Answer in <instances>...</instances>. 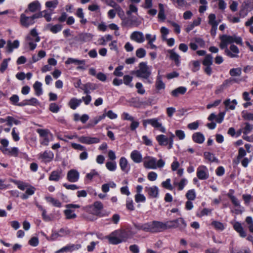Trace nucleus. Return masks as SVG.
<instances>
[{"label":"nucleus","mask_w":253,"mask_h":253,"mask_svg":"<svg viewBox=\"0 0 253 253\" xmlns=\"http://www.w3.org/2000/svg\"><path fill=\"white\" fill-rule=\"evenodd\" d=\"M165 165V162L162 159L158 161L156 158L151 156H146L143 159V166L147 169H155L157 168H162Z\"/></svg>","instance_id":"obj_1"},{"label":"nucleus","mask_w":253,"mask_h":253,"mask_svg":"<svg viewBox=\"0 0 253 253\" xmlns=\"http://www.w3.org/2000/svg\"><path fill=\"white\" fill-rule=\"evenodd\" d=\"M137 77L146 80V82L152 84V81L149 79L151 75V69L147 66L146 63L141 62L139 64V69L135 72Z\"/></svg>","instance_id":"obj_2"},{"label":"nucleus","mask_w":253,"mask_h":253,"mask_svg":"<svg viewBox=\"0 0 253 253\" xmlns=\"http://www.w3.org/2000/svg\"><path fill=\"white\" fill-rule=\"evenodd\" d=\"M29 13H26L25 12L20 15V22L21 25L24 27L28 28L30 26L33 25L35 21V19L42 17V13L39 12L35 13L32 16H28Z\"/></svg>","instance_id":"obj_3"},{"label":"nucleus","mask_w":253,"mask_h":253,"mask_svg":"<svg viewBox=\"0 0 253 253\" xmlns=\"http://www.w3.org/2000/svg\"><path fill=\"white\" fill-rule=\"evenodd\" d=\"M26 41L31 50H33L36 48L37 44L34 43V42H39L40 37L38 36V33L35 28H33L31 30L30 34L26 37Z\"/></svg>","instance_id":"obj_4"},{"label":"nucleus","mask_w":253,"mask_h":253,"mask_svg":"<svg viewBox=\"0 0 253 253\" xmlns=\"http://www.w3.org/2000/svg\"><path fill=\"white\" fill-rule=\"evenodd\" d=\"M186 223L183 218H178L175 220L167 221V227L168 229L178 228L182 230L186 227Z\"/></svg>","instance_id":"obj_5"},{"label":"nucleus","mask_w":253,"mask_h":253,"mask_svg":"<svg viewBox=\"0 0 253 253\" xmlns=\"http://www.w3.org/2000/svg\"><path fill=\"white\" fill-rule=\"evenodd\" d=\"M143 125L144 127H146L147 125H151L154 128L159 129L162 132H166V128L160 122V118L144 120L143 121Z\"/></svg>","instance_id":"obj_6"},{"label":"nucleus","mask_w":253,"mask_h":253,"mask_svg":"<svg viewBox=\"0 0 253 253\" xmlns=\"http://www.w3.org/2000/svg\"><path fill=\"white\" fill-rule=\"evenodd\" d=\"M150 232L156 233L162 232L167 229V222H163L158 221H153L150 222Z\"/></svg>","instance_id":"obj_7"},{"label":"nucleus","mask_w":253,"mask_h":253,"mask_svg":"<svg viewBox=\"0 0 253 253\" xmlns=\"http://www.w3.org/2000/svg\"><path fill=\"white\" fill-rule=\"evenodd\" d=\"M78 141L82 143L90 145L97 144L100 142V139L97 137H90L89 136H81L78 137Z\"/></svg>","instance_id":"obj_8"},{"label":"nucleus","mask_w":253,"mask_h":253,"mask_svg":"<svg viewBox=\"0 0 253 253\" xmlns=\"http://www.w3.org/2000/svg\"><path fill=\"white\" fill-rule=\"evenodd\" d=\"M197 176L200 180H206L209 177L208 168L203 165L198 167L197 169Z\"/></svg>","instance_id":"obj_9"},{"label":"nucleus","mask_w":253,"mask_h":253,"mask_svg":"<svg viewBox=\"0 0 253 253\" xmlns=\"http://www.w3.org/2000/svg\"><path fill=\"white\" fill-rule=\"evenodd\" d=\"M140 22L138 21L136 18L128 17L122 19V25L125 27H132L138 26Z\"/></svg>","instance_id":"obj_10"},{"label":"nucleus","mask_w":253,"mask_h":253,"mask_svg":"<svg viewBox=\"0 0 253 253\" xmlns=\"http://www.w3.org/2000/svg\"><path fill=\"white\" fill-rule=\"evenodd\" d=\"M80 177V173L74 169H72L68 171L67 174V179L70 182H77Z\"/></svg>","instance_id":"obj_11"},{"label":"nucleus","mask_w":253,"mask_h":253,"mask_svg":"<svg viewBox=\"0 0 253 253\" xmlns=\"http://www.w3.org/2000/svg\"><path fill=\"white\" fill-rule=\"evenodd\" d=\"M90 208L92 209V214L99 216H103L101 214V211L103 209V206L101 202H95L94 204L90 207Z\"/></svg>","instance_id":"obj_12"},{"label":"nucleus","mask_w":253,"mask_h":253,"mask_svg":"<svg viewBox=\"0 0 253 253\" xmlns=\"http://www.w3.org/2000/svg\"><path fill=\"white\" fill-rule=\"evenodd\" d=\"M63 170L61 169H58L52 171L49 176L50 181H58L63 177Z\"/></svg>","instance_id":"obj_13"},{"label":"nucleus","mask_w":253,"mask_h":253,"mask_svg":"<svg viewBox=\"0 0 253 253\" xmlns=\"http://www.w3.org/2000/svg\"><path fill=\"white\" fill-rule=\"evenodd\" d=\"M225 53L230 58H237L238 57L239 50L237 46L232 44L230 47V50L228 48L225 49Z\"/></svg>","instance_id":"obj_14"},{"label":"nucleus","mask_w":253,"mask_h":253,"mask_svg":"<svg viewBox=\"0 0 253 253\" xmlns=\"http://www.w3.org/2000/svg\"><path fill=\"white\" fill-rule=\"evenodd\" d=\"M145 191L151 198H157L159 195V188L156 186H146Z\"/></svg>","instance_id":"obj_15"},{"label":"nucleus","mask_w":253,"mask_h":253,"mask_svg":"<svg viewBox=\"0 0 253 253\" xmlns=\"http://www.w3.org/2000/svg\"><path fill=\"white\" fill-rule=\"evenodd\" d=\"M131 40L138 43H142L145 41L143 34L141 32L134 31L131 33L130 36Z\"/></svg>","instance_id":"obj_16"},{"label":"nucleus","mask_w":253,"mask_h":253,"mask_svg":"<svg viewBox=\"0 0 253 253\" xmlns=\"http://www.w3.org/2000/svg\"><path fill=\"white\" fill-rule=\"evenodd\" d=\"M225 115V113L224 112L219 113L218 115H216L214 113H211L208 117V120L210 121H212L213 120H215L216 122L217 123L220 124L222 122L224 116Z\"/></svg>","instance_id":"obj_17"},{"label":"nucleus","mask_w":253,"mask_h":253,"mask_svg":"<svg viewBox=\"0 0 253 253\" xmlns=\"http://www.w3.org/2000/svg\"><path fill=\"white\" fill-rule=\"evenodd\" d=\"M39 157L42 159L44 162L49 163L53 160L54 154L50 151H45L43 153L40 155Z\"/></svg>","instance_id":"obj_18"},{"label":"nucleus","mask_w":253,"mask_h":253,"mask_svg":"<svg viewBox=\"0 0 253 253\" xmlns=\"http://www.w3.org/2000/svg\"><path fill=\"white\" fill-rule=\"evenodd\" d=\"M40 4L38 1H34L29 4L28 9L25 10V13L29 12H35L40 9Z\"/></svg>","instance_id":"obj_19"},{"label":"nucleus","mask_w":253,"mask_h":253,"mask_svg":"<svg viewBox=\"0 0 253 253\" xmlns=\"http://www.w3.org/2000/svg\"><path fill=\"white\" fill-rule=\"evenodd\" d=\"M130 158L135 163H140L143 161L142 154L137 150H133L131 152Z\"/></svg>","instance_id":"obj_20"},{"label":"nucleus","mask_w":253,"mask_h":253,"mask_svg":"<svg viewBox=\"0 0 253 253\" xmlns=\"http://www.w3.org/2000/svg\"><path fill=\"white\" fill-rule=\"evenodd\" d=\"M233 228L239 234L240 237L244 238L247 236L246 232L244 230L242 224L239 222H235L233 224Z\"/></svg>","instance_id":"obj_21"},{"label":"nucleus","mask_w":253,"mask_h":253,"mask_svg":"<svg viewBox=\"0 0 253 253\" xmlns=\"http://www.w3.org/2000/svg\"><path fill=\"white\" fill-rule=\"evenodd\" d=\"M92 37V35L90 33H81L76 37V39L79 42H85L91 41Z\"/></svg>","instance_id":"obj_22"},{"label":"nucleus","mask_w":253,"mask_h":253,"mask_svg":"<svg viewBox=\"0 0 253 253\" xmlns=\"http://www.w3.org/2000/svg\"><path fill=\"white\" fill-rule=\"evenodd\" d=\"M168 53L169 54V58L171 60L174 61L175 65L177 66H179L180 62V56L174 51L173 49H170L168 50Z\"/></svg>","instance_id":"obj_23"},{"label":"nucleus","mask_w":253,"mask_h":253,"mask_svg":"<svg viewBox=\"0 0 253 253\" xmlns=\"http://www.w3.org/2000/svg\"><path fill=\"white\" fill-rule=\"evenodd\" d=\"M187 91L186 87L184 86H180L178 87L175 89L173 90L171 92V94L172 96L174 97H178L179 95H183L185 94V93Z\"/></svg>","instance_id":"obj_24"},{"label":"nucleus","mask_w":253,"mask_h":253,"mask_svg":"<svg viewBox=\"0 0 253 253\" xmlns=\"http://www.w3.org/2000/svg\"><path fill=\"white\" fill-rule=\"evenodd\" d=\"M193 140L197 143L202 144L205 141V137L201 132L194 133L192 135Z\"/></svg>","instance_id":"obj_25"},{"label":"nucleus","mask_w":253,"mask_h":253,"mask_svg":"<svg viewBox=\"0 0 253 253\" xmlns=\"http://www.w3.org/2000/svg\"><path fill=\"white\" fill-rule=\"evenodd\" d=\"M119 165L121 169L123 171L126 173L128 172L129 168L128 166V162L126 158L125 157H121L120 159Z\"/></svg>","instance_id":"obj_26"},{"label":"nucleus","mask_w":253,"mask_h":253,"mask_svg":"<svg viewBox=\"0 0 253 253\" xmlns=\"http://www.w3.org/2000/svg\"><path fill=\"white\" fill-rule=\"evenodd\" d=\"M233 81L232 79H229L228 80H226L224 81V82L222 83L221 85L219 86L217 89L215 90V93L218 94L223 91V90L227 87V86H229L230 84H231V82Z\"/></svg>","instance_id":"obj_27"},{"label":"nucleus","mask_w":253,"mask_h":253,"mask_svg":"<svg viewBox=\"0 0 253 253\" xmlns=\"http://www.w3.org/2000/svg\"><path fill=\"white\" fill-rule=\"evenodd\" d=\"M156 140L161 146H167L169 143L168 137L163 134L158 135L156 136Z\"/></svg>","instance_id":"obj_28"},{"label":"nucleus","mask_w":253,"mask_h":253,"mask_svg":"<svg viewBox=\"0 0 253 253\" xmlns=\"http://www.w3.org/2000/svg\"><path fill=\"white\" fill-rule=\"evenodd\" d=\"M19 42L18 40H15L12 42L10 41H8L7 42L6 48L9 52H12L14 48H17L19 47Z\"/></svg>","instance_id":"obj_29"},{"label":"nucleus","mask_w":253,"mask_h":253,"mask_svg":"<svg viewBox=\"0 0 253 253\" xmlns=\"http://www.w3.org/2000/svg\"><path fill=\"white\" fill-rule=\"evenodd\" d=\"M25 193L21 195V197L22 199L25 200L28 198L29 196L32 195L34 194L35 191V188L28 185V187L26 188Z\"/></svg>","instance_id":"obj_30"},{"label":"nucleus","mask_w":253,"mask_h":253,"mask_svg":"<svg viewBox=\"0 0 253 253\" xmlns=\"http://www.w3.org/2000/svg\"><path fill=\"white\" fill-rule=\"evenodd\" d=\"M47 26L50 31L53 34H56L61 31L63 27L62 25L60 24H57L54 25L49 24Z\"/></svg>","instance_id":"obj_31"},{"label":"nucleus","mask_w":253,"mask_h":253,"mask_svg":"<svg viewBox=\"0 0 253 253\" xmlns=\"http://www.w3.org/2000/svg\"><path fill=\"white\" fill-rule=\"evenodd\" d=\"M81 103L82 99H78L74 97L70 99L68 103V105L72 109L75 110L81 104Z\"/></svg>","instance_id":"obj_32"},{"label":"nucleus","mask_w":253,"mask_h":253,"mask_svg":"<svg viewBox=\"0 0 253 253\" xmlns=\"http://www.w3.org/2000/svg\"><path fill=\"white\" fill-rule=\"evenodd\" d=\"M134 227L137 230L150 232V222L144 224H135Z\"/></svg>","instance_id":"obj_33"},{"label":"nucleus","mask_w":253,"mask_h":253,"mask_svg":"<svg viewBox=\"0 0 253 253\" xmlns=\"http://www.w3.org/2000/svg\"><path fill=\"white\" fill-rule=\"evenodd\" d=\"M42 84L41 82L39 81H36L34 85L33 88L35 91V94L37 96H40L42 94Z\"/></svg>","instance_id":"obj_34"},{"label":"nucleus","mask_w":253,"mask_h":253,"mask_svg":"<svg viewBox=\"0 0 253 253\" xmlns=\"http://www.w3.org/2000/svg\"><path fill=\"white\" fill-rule=\"evenodd\" d=\"M110 243L116 245L121 243V240L120 239L118 235L115 234V231L113 232L111 235L108 237Z\"/></svg>","instance_id":"obj_35"},{"label":"nucleus","mask_w":253,"mask_h":253,"mask_svg":"<svg viewBox=\"0 0 253 253\" xmlns=\"http://www.w3.org/2000/svg\"><path fill=\"white\" fill-rule=\"evenodd\" d=\"M0 149H1L3 153L5 154L13 156L14 157H16L18 155V149L16 147H13L11 149H8L7 148L3 150L0 148Z\"/></svg>","instance_id":"obj_36"},{"label":"nucleus","mask_w":253,"mask_h":253,"mask_svg":"<svg viewBox=\"0 0 253 253\" xmlns=\"http://www.w3.org/2000/svg\"><path fill=\"white\" fill-rule=\"evenodd\" d=\"M75 64L77 65H85V61L84 60H78L73 58H69L65 61L66 64Z\"/></svg>","instance_id":"obj_37"},{"label":"nucleus","mask_w":253,"mask_h":253,"mask_svg":"<svg viewBox=\"0 0 253 253\" xmlns=\"http://www.w3.org/2000/svg\"><path fill=\"white\" fill-rule=\"evenodd\" d=\"M115 234L119 236L121 242L125 241L128 238L127 234L125 230H116L115 231Z\"/></svg>","instance_id":"obj_38"},{"label":"nucleus","mask_w":253,"mask_h":253,"mask_svg":"<svg viewBox=\"0 0 253 253\" xmlns=\"http://www.w3.org/2000/svg\"><path fill=\"white\" fill-rule=\"evenodd\" d=\"M245 126L243 127V134L244 135H247L251 133L253 130V125L250 124L248 122L244 123Z\"/></svg>","instance_id":"obj_39"},{"label":"nucleus","mask_w":253,"mask_h":253,"mask_svg":"<svg viewBox=\"0 0 253 253\" xmlns=\"http://www.w3.org/2000/svg\"><path fill=\"white\" fill-rule=\"evenodd\" d=\"M156 87L158 90H161L165 88V84L162 80V77L158 75L156 82Z\"/></svg>","instance_id":"obj_40"},{"label":"nucleus","mask_w":253,"mask_h":253,"mask_svg":"<svg viewBox=\"0 0 253 253\" xmlns=\"http://www.w3.org/2000/svg\"><path fill=\"white\" fill-rule=\"evenodd\" d=\"M112 39V36L110 35H105L98 40L99 43L102 45H105L107 42L111 41Z\"/></svg>","instance_id":"obj_41"},{"label":"nucleus","mask_w":253,"mask_h":253,"mask_svg":"<svg viewBox=\"0 0 253 253\" xmlns=\"http://www.w3.org/2000/svg\"><path fill=\"white\" fill-rule=\"evenodd\" d=\"M12 182L15 184L19 189L23 191L25 190L29 185L27 183L19 180H12Z\"/></svg>","instance_id":"obj_42"},{"label":"nucleus","mask_w":253,"mask_h":253,"mask_svg":"<svg viewBox=\"0 0 253 253\" xmlns=\"http://www.w3.org/2000/svg\"><path fill=\"white\" fill-rule=\"evenodd\" d=\"M213 57L211 54H207L205 57L203 61V64L205 66H211L212 64Z\"/></svg>","instance_id":"obj_43"},{"label":"nucleus","mask_w":253,"mask_h":253,"mask_svg":"<svg viewBox=\"0 0 253 253\" xmlns=\"http://www.w3.org/2000/svg\"><path fill=\"white\" fill-rule=\"evenodd\" d=\"M242 6L252 11L253 10V0H245Z\"/></svg>","instance_id":"obj_44"},{"label":"nucleus","mask_w":253,"mask_h":253,"mask_svg":"<svg viewBox=\"0 0 253 253\" xmlns=\"http://www.w3.org/2000/svg\"><path fill=\"white\" fill-rule=\"evenodd\" d=\"M37 132L39 134L40 137L42 138L44 137H46L47 135L52 136V134L47 129H37Z\"/></svg>","instance_id":"obj_45"},{"label":"nucleus","mask_w":253,"mask_h":253,"mask_svg":"<svg viewBox=\"0 0 253 253\" xmlns=\"http://www.w3.org/2000/svg\"><path fill=\"white\" fill-rule=\"evenodd\" d=\"M159 7L160 10L158 15V18L162 20H164L166 19L164 5L162 3H159Z\"/></svg>","instance_id":"obj_46"},{"label":"nucleus","mask_w":253,"mask_h":253,"mask_svg":"<svg viewBox=\"0 0 253 253\" xmlns=\"http://www.w3.org/2000/svg\"><path fill=\"white\" fill-rule=\"evenodd\" d=\"M221 41H223L225 42L227 45L230 43H232L233 42V36H227L226 35H223L220 38Z\"/></svg>","instance_id":"obj_47"},{"label":"nucleus","mask_w":253,"mask_h":253,"mask_svg":"<svg viewBox=\"0 0 253 253\" xmlns=\"http://www.w3.org/2000/svg\"><path fill=\"white\" fill-rule=\"evenodd\" d=\"M246 222L248 225V228L250 232L253 233V219L251 216H247L246 218Z\"/></svg>","instance_id":"obj_48"},{"label":"nucleus","mask_w":253,"mask_h":253,"mask_svg":"<svg viewBox=\"0 0 253 253\" xmlns=\"http://www.w3.org/2000/svg\"><path fill=\"white\" fill-rule=\"evenodd\" d=\"M215 18L216 16L214 14H210L208 16L209 24L211 26H215V24L216 25H218V23L216 21Z\"/></svg>","instance_id":"obj_49"},{"label":"nucleus","mask_w":253,"mask_h":253,"mask_svg":"<svg viewBox=\"0 0 253 253\" xmlns=\"http://www.w3.org/2000/svg\"><path fill=\"white\" fill-rule=\"evenodd\" d=\"M186 197L188 200L193 201L196 198V193L194 190H189L186 194Z\"/></svg>","instance_id":"obj_50"},{"label":"nucleus","mask_w":253,"mask_h":253,"mask_svg":"<svg viewBox=\"0 0 253 253\" xmlns=\"http://www.w3.org/2000/svg\"><path fill=\"white\" fill-rule=\"evenodd\" d=\"M106 167L110 171H115L117 168V165L115 162H107L106 163Z\"/></svg>","instance_id":"obj_51"},{"label":"nucleus","mask_w":253,"mask_h":253,"mask_svg":"<svg viewBox=\"0 0 253 253\" xmlns=\"http://www.w3.org/2000/svg\"><path fill=\"white\" fill-rule=\"evenodd\" d=\"M211 225L213 226L216 229L218 230L222 231L225 228L223 224L219 221H214L212 222Z\"/></svg>","instance_id":"obj_52"},{"label":"nucleus","mask_w":253,"mask_h":253,"mask_svg":"<svg viewBox=\"0 0 253 253\" xmlns=\"http://www.w3.org/2000/svg\"><path fill=\"white\" fill-rule=\"evenodd\" d=\"M49 110L52 113H57L60 109V107L55 103H52L49 105Z\"/></svg>","instance_id":"obj_53"},{"label":"nucleus","mask_w":253,"mask_h":253,"mask_svg":"<svg viewBox=\"0 0 253 253\" xmlns=\"http://www.w3.org/2000/svg\"><path fill=\"white\" fill-rule=\"evenodd\" d=\"M250 12L251 11L241 5L239 12V15L241 18H244L248 15Z\"/></svg>","instance_id":"obj_54"},{"label":"nucleus","mask_w":253,"mask_h":253,"mask_svg":"<svg viewBox=\"0 0 253 253\" xmlns=\"http://www.w3.org/2000/svg\"><path fill=\"white\" fill-rule=\"evenodd\" d=\"M126 208L127 210L130 211H133L134 210L133 202L132 199L130 198H127L126 200Z\"/></svg>","instance_id":"obj_55"},{"label":"nucleus","mask_w":253,"mask_h":253,"mask_svg":"<svg viewBox=\"0 0 253 253\" xmlns=\"http://www.w3.org/2000/svg\"><path fill=\"white\" fill-rule=\"evenodd\" d=\"M242 117L245 120L253 121V113L243 111L242 112Z\"/></svg>","instance_id":"obj_56"},{"label":"nucleus","mask_w":253,"mask_h":253,"mask_svg":"<svg viewBox=\"0 0 253 253\" xmlns=\"http://www.w3.org/2000/svg\"><path fill=\"white\" fill-rule=\"evenodd\" d=\"M10 58H8L5 59L2 61L0 67V72L1 73H3L7 69L8 66V62Z\"/></svg>","instance_id":"obj_57"},{"label":"nucleus","mask_w":253,"mask_h":253,"mask_svg":"<svg viewBox=\"0 0 253 253\" xmlns=\"http://www.w3.org/2000/svg\"><path fill=\"white\" fill-rule=\"evenodd\" d=\"M241 68H233L230 70V75L231 76H240L241 75Z\"/></svg>","instance_id":"obj_58"},{"label":"nucleus","mask_w":253,"mask_h":253,"mask_svg":"<svg viewBox=\"0 0 253 253\" xmlns=\"http://www.w3.org/2000/svg\"><path fill=\"white\" fill-rule=\"evenodd\" d=\"M123 80H124V83L126 85H128L131 87H132L133 86V85L130 84V83L132 80V77H131L129 75H125L124 76Z\"/></svg>","instance_id":"obj_59"},{"label":"nucleus","mask_w":253,"mask_h":253,"mask_svg":"<svg viewBox=\"0 0 253 253\" xmlns=\"http://www.w3.org/2000/svg\"><path fill=\"white\" fill-rule=\"evenodd\" d=\"M64 213L67 219H73L77 217L76 214L70 210H65Z\"/></svg>","instance_id":"obj_60"},{"label":"nucleus","mask_w":253,"mask_h":253,"mask_svg":"<svg viewBox=\"0 0 253 253\" xmlns=\"http://www.w3.org/2000/svg\"><path fill=\"white\" fill-rule=\"evenodd\" d=\"M162 185L163 187L167 189L172 190L173 189V187L170 184V179L169 178H168L166 181H163L162 183Z\"/></svg>","instance_id":"obj_61"},{"label":"nucleus","mask_w":253,"mask_h":253,"mask_svg":"<svg viewBox=\"0 0 253 253\" xmlns=\"http://www.w3.org/2000/svg\"><path fill=\"white\" fill-rule=\"evenodd\" d=\"M58 3L57 0L47 1L45 3V6L49 8H55L56 7Z\"/></svg>","instance_id":"obj_62"},{"label":"nucleus","mask_w":253,"mask_h":253,"mask_svg":"<svg viewBox=\"0 0 253 253\" xmlns=\"http://www.w3.org/2000/svg\"><path fill=\"white\" fill-rule=\"evenodd\" d=\"M135 87L137 89V92L138 93L144 94L145 93V90L141 83H137L135 84Z\"/></svg>","instance_id":"obj_63"},{"label":"nucleus","mask_w":253,"mask_h":253,"mask_svg":"<svg viewBox=\"0 0 253 253\" xmlns=\"http://www.w3.org/2000/svg\"><path fill=\"white\" fill-rule=\"evenodd\" d=\"M146 54V50L143 48H139L136 51V55L138 58L144 57Z\"/></svg>","instance_id":"obj_64"}]
</instances>
